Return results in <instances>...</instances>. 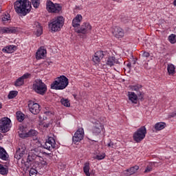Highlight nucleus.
<instances>
[{
	"label": "nucleus",
	"mask_w": 176,
	"mask_h": 176,
	"mask_svg": "<svg viewBox=\"0 0 176 176\" xmlns=\"http://www.w3.org/2000/svg\"><path fill=\"white\" fill-rule=\"evenodd\" d=\"M8 21H10V14H6V15L2 17V21L6 23Z\"/></svg>",
	"instance_id": "58836bf2"
},
{
	"label": "nucleus",
	"mask_w": 176,
	"mask_h": 176,
	"mask_svg": "<svg viewBox=\"0 0 176 176\" xmlns=\"http://www.w3.org/2000/svg\"><path fill=\"white\" fill-rule=\"evenodd\" d=\"M34 32L37 36H40L43 34V28L39 23H35L34 25Z\"/></svg>",
	"instance_id": "412c9836"
},
{
	"label": "nucleus",
	"mask_w": 176,
	"mask_h": 176,
	"mask_svg": "<svg viewBox=\"0 0 176 176\" xmlns=\"http://www.w3.org/2000/svg\"><path fill=\"white\" fill-rule=\"evenodd\" d=\"M38 135V132L36 130L31 129L28 133L21 134V138H28V137H36ZM37 139L35 138V140Z\"/></svg>",
	"instance_id": "b1692460"
},
{
	"label": "nucleus",
	"mask_w": 176,
	"mask_h": 176,
	"mask_svg": "<svg viewBox=\"0 0 176 176\" xmlns=\"http://www.w3.org/2000/svg\"><path fill=\"white\" fill-rule=\"evenodd\" d=\"M129 89L131 91H135L140 98H143L144 92L142 91V86L141 85L138 84L135 85H131L129 86Z\"/></svg>",
	"instance_id": "4468645a"
},
{
	"label": "nucleus",
	"mask_w": 176,
	"mask_h": 176,
	"mask_svg": "<svg viewBox=\"0 0 176 176\" xmlns=\"http://www.w3.org/2000/svg\"><path fill=\"white\" fill-rule=\"evenodd\" d=\"M105 157V154L104 153H102V154H100V155H97L96 156V159L98 160H103L104 158Z\"/></svg>",
	"instance_id": "a19ab883"
},
{
	"label": "nucleus",
	"mask_w": 176,
	"mask_h": 176,
	"mask_svg": "<svg viewBox=\"0 0 176 176\" xmlns=\"http://www.w3.org/2000/svg\"><path fill=\"white\" fill-rule=\"evenodd\" d=\"M82 170H84V173H85V175L90 176V164L89 162H86L84 164V167L82 168Z\"/></svg>",
	"instance_id": "7c9ffc66"
},
{
	"label": "nucleus",
	"mask_w": 176,
	"mask_h": 176,
	"mask_svg": "<svg viewBox=\"0 0 176 176\" xmlns=\"http://www.w3.org/2000/svg\"><path fill=\"white\" fill-rule=\"evenodd\" d=\"M27 162L28 164H30V165L32 163H36L37 164H42V165H47V162L45 161H44L43 157H42V155H39V156H36L34 157L33 158H31L30 160H28Z\"/></svg>",
	"instance_id": "f8f14e48"
},
{
	"label": "nucleus",
	"mask_w": 176,
	"mask_h": 176,
	"mask_svg": "<svg viewBox=\"0 0 176 176\" xmlns=\"http://www.w3.org/2000/svg\"><path fill=\"white\" fill-rule=\"evenodd\" d=\"M8 173V168L0 164V174L7 175Z\"/></svg>",
	"instance_id": "473e14b6"
},
{
	"label": "nucleus",
	"mask_w": 176,
	"mask_h": 176,
	"mask_svg": "<svg viewBox=\"0 0 176 176\" xmlns=\"http://www.w3.org/2000/svg\"><path fill=\"white\" fill-rule=\"evenodd\" d=\"M146 127L142 126L133 133V138L136 142H140L144 139V138L146 137Z\"/></svg>",
	"instance_id": "39448f33"
},
{
	"label": "nucleus",
	"mask_w": 176,
	"mask_h": 176,
	"mask_svg": "<svg viewBox=\"0 0 176 176\" xmlns=\"http://www.w3.org/2000/svg\"><path fill=\"white\" fill-rule=\"evenodd\" d=\"M64 24V18L63 16H58L52 19V22L50 23V28L52 32H58L60 30Z\"/></svg>",
	"instance_id": "20e7f679"
},
{
	"label": "nucleus",
	"mask_w": 176,
	"mask_h": 176,
	"mask_svg": "<svg viewBox=\"0 0 176 176\" xmlns=\"http://www.w3.org/2000/svg\"><path fill=\"white\" fill-rule=\"evenodd\" d=\"M131 64H130V63H128V64H127V67H131Z\"/></svg>",
	"instance_id": "de8ad7c7"
},
{
	"label": "nucleus",
	"mask_w": 176,
	"mask_h": 176,
	"mask_svg": "<svg viewBox=\"0 0 176 176\" xmlns=\"http://www.w3.org/2000/svg\"><path fill=\"white\" fill-rule=\"evenodd\" d=\"M44 148L48 151H52V149L56 148L57 145L54 138L52 137L49 138L48 140L45 141V144H44Z\"/></svg>",
	"instance_id": "9d476101"
},
{
	"label": "nucleus",
	"mask_w": 176,
	"mask_h": 176,
	"mask_svg": "<svg viewBox=\"0 0 176 176\" xmlns=\"http://www.w3.org/2000/svg\"><path fill=\"white\" fill-rule=\"evenodd\" d=\"M46 54H47L46 50L43 47H41L36 52V59L37 60L42 59L46 56Z\"/></svg>",
	"instance_id": "4be33fe9"
},
{
	"label": "nucleus",
	"mask_w": 176,
	"mask_h": 176,
	"mask_svg": "<svg viewBox=\"0 0 176 176\" xmlns=\"http://www.w3.org/2000/svg\"><path fill=\"white\" fill-rule=\"evenodd\" d=\"M129 100L134 104L138 102V95H136L134 92H128Z\"/></svg>",
	"instance_id": "bb28decb"
},
{
	"label": "nucleus",
	"mask_w": 176,
	"mask_h": 176,
	"mask_svg": "<svg viewBox=\"0 0 176 176\" xmlns=\"http://www.w3.org/2000/svg\"><path fill=\"white\" fill-rule=\"evenodd\" d=\"M82 20V16L78 14L77 16H76V18L73 19V23H72L73 25V27L77 28L80 25V22Z\"/></svg>",
	"instance_id": "393cba45"
},
{
	"label": "nucleus",
	"mask_w": 176,
	"mask_h": 176,
	"mask_svg": "<svg viewBox=\"0 0 176 176\" xmlns=\"http://www.w3.org/2000/svg\"><path fill=\"white\" fill-rule=\"evenodd\" d=\"M33 89L37 94L43 96L47 91V87L41 80L37 79L33 84Z\"/></svg>",
	"instance_id": "7ed1b4c3"
},
{
	"label": "nucleus",
	"mask_w": 176,
	"mask_h": 176,
	"mask_svg": "<svg viewBox=\"0 0 176 176\" xmlns=\"http://www.w3.org/2000/svg\"><path fill=\"white\" fill-rule=\"evenodd\" d=\"M152 170V168L151 166H147L146 170H144V173H148Z\"/></svg>",
	"instance_id": "c03bdc74"
},
{
	"label": "nucleus",
	"mask_w": 176,
	"mask_h": 176,
	"mask_svg": "<svg viewBox=\"0 0 176 176\" xmlns=\"http://www.w3.org/2000/svg\"><path fill=\"white\" fill-rule=\"evenodd\" d=\"M69 85V80L65 76H60V77H58L56 80L54 81L52 84H51V89L55 90H63L65 89Z\"/></svg>",
	"instance_id": "f03ea898"
},
{
	"label": "nucleus",
	"mask_w": 176,
	"mask_h": 176,
	"mask_svg": "<svg viewBox=\"0 0 176 176\" xmlns=\"http://www.w3.org/2000/svg\"><path fill=\"white\" fill-rule=\"evenodd\" d=\"M36 173H37V170L34 168L31 169L30 171V176H36Z\"/></svg>",
	"instance_id": "79ce46f5"
},
{
	"label": "nucleus",
	"mask_w": 176,
	"mask_h": 176,
	"mask_svg": "<svg viewBox=\"0 0 176 176\" xmlns=\"http://www.w3.org/2000/svg\"><path fill=\"white\" fill-rule=\"evenodd\" d=\"M14 9L18 14L25 16L31 11V3L29 0H16L14 3Z\"/></svg>",
	"instance_id": "f257e3e1"
},
{
	"label": "nucleus",
	"mask_w": 176,
	"mask_h": 176,
	"mask_svg": "<svg viewBox=\"0 0 176 176\" xmlns=\"http://www.w3.org/2000/svg\"><path fill=\"white\" fill-rule=\"evenodd\" d=\"M0 159L6 160L8 159V153L1 146H0Z\"/></svg>",
	"instance_id": "2f4dec72"
},
{
	"label": "nucleus",
	"mask_w": 176,
	"mask_h": 176,
	"mask_svg": "<svg viewBox=\"0 0 176 176\" xmlns=\"http://www.w3.org/2000/svg\"><path fill=\"white\" fill-rule=\"evenodd\" d=\"M92 27L89 23H84L81 28L77 30V33H81L82 34H86L91 31Z\"/></svg>",
	"instance_id": "2eb2a0df"
},
{
	"label": "nucleus",
	"mask_w": 176,
	"mask_h": 176,
	"mask_svg": "<svg viewBox=\"0 0 176 176\" xmlns=\"http://www.w3.org/2000/svg\"><path fill=\"white\" fill-rule=\"evenodd\" d=\"M49 126V124H47V127H48Z\"/></svg>",
	"instance_id": "8fccbe9b"
},
{
	"label": "nucleus",
	"mask_w": 176,
	"mask_h": 176,
	"mask_svg": "<svg viewBox=\"0 0 176 176\" xmlns=\"http://www.w3.org/2000/svg\"><path fill=\"white\" fill-rule=\"evenodd\" d=\"M168 41H170V43L174 44L176 43V36L174 34H171L168 37Z\"/></svg>",
	"instance_id": "e433bc0d"
},
{
	"label": "nucleus",
	"mask_w": 176,
	"mask_h": 176,
	"mask_svg": "<svg viewBox=\"0 0 176 176\" xmlns=\"http://www.w3.org/2000/svg\"><path fill=\"white\" fill-rule=\"evenodd\" d=\"M16 50V46L15 45H8L3 48L2 50V52L4 53H8V54H12L14 53Z\"/></svg>",
	"instance_id": "a878e982"
},
{
	"label": "nucleus",
	"mask_w": 176,
	"mask_h": 176,
	"mask_svg": "<svg viewBox=\"0 0 176 176\" xmlns=\"http://www.w3.org/2000/svg\"><path fill=\"white\" fill-rule=\"evenodd\" d=\"M47 10H48L49 12L52 13H58L61 10V7L60 6V4L52 3V1H47Z\"/></svg>",
	"instance_id": "0eeeda50"
},
{
	"label": "nucleus",
	"mask_w": 176,
	"mask_h": 176,
	"mask_svg": "<svg viewBox=\"0 0 176 176\" xmlns=\"http://www.w3.org/2000/svg\"><path fill=\"white\" fill-rule=\"evenodd\" d=\"M43 155V153H41V150L39 148H34L31 151L30 153L28 160L30 161V159L34 158L36 157L41 156Z\"/></svg>",
	"instance_id": "6ab92c4d"
},
{
	"label": "nucleus",
	"mask_w": 176,
	"mask_h": 176,
	"mask_svg": "<svg viewBox=\"0 0 176 176\" xmlns=\"http://www.w3.org/2000/svg\"><path fill=\"white\" fill-rule=\"evenodd\" d=\"M25 150L26 148L24 145L19 146L18 149L16 150L14 157L16 158L17 160H20L25 154Z\"/></svg>",
	"instance_id": "a211bd4d"
},
{
	"label": "nucleus",
	"mask_w": 176,
	"mask_h": 176,
	"mask_svg": "<svg viewBox=\"0 0 176 176\" xmlns=\"http://www.w3.org/2000/svg\"><path fill=\"white\" fill-rule=\"evenodd\" d=\"M107 147L111 148H116V144L110 141L107 144Z\"/></svg>",
	"instance_id": "ea45409f"
},
{
	"label": "nucleus",
	"mask_w": 176,
	"mask_h": 176,
	"mask_svg": "<svg viewBox=\"0 0 176 176\" xmlns=\"http://www.w3.org/2000/svg\"><path fill=\"white\" fill-rule=\"evenodd\" d=\"M12 123L8 118H3L0 120V132L6 133L10 130Z\"/></svg>",
	"instance_id": "423d86ee"
},
{
	"label": "nucleus",
	"mask_w": 176,
	"mask_h": 176,
	"mask_svg": "<svg viewBox=\"0 0 176 176\" xmlns=\"http://www.w3.org/2000/svg\"><path fill=\"white\" fill-rule=\"evenodd\" d=\"M1 107H2V105H1V104L0 103V109L1 108Z\"/></svg>",
	"instance_id": "09e8293b"
},
{
	"label": "nucleus",
	"mask_w": 176,
	"mask_h": 176,
	"mask_svg": "<svg viewBox=\"0 0 176 176\" xmlns=\"http://www.w3.org/2000/svg\"><path fill=\"white\" fill-rule=\"evenodd\" d=\"M18 94V91H12L10 92L9 95H8V98L9 99H12L14 98H15Z\"/></svg>",
	"instance_id": "c9c22d12"
},
{
	"label": "nucleus",
	"mask_w": 176,
	"mask_h": 176,
	"mask_svg": "<svg viewBox=\"0 0 176 176\" xmlns=\"http://www.w3.org/2000/svg\"><path fill=\"white\" fill-rule=\"evenodd\" d=\"M16 118L19 122H22L24 120V114L21 112L16 113Z\"/></svg>",
	"instance_id": "f704fd0d"
},
{
	"label": "nucleus",
	"mask_w": 176,
	"mask_h": 176,
	"mask_svg": "<svg viewBox=\"0 0 176 176\" xmlns=\"http://www.w3.org/2000/svg\"><path fill=\"white\" fill-rule=\"evenodd\" d=\"M30 76V74H25L23 76L19 78L14 82V85L16 87L22 86L24 84V80L28 78Z\"/></svg>",
	"instance_id": "aec40b11"
},
{
	"label": "nucleus",
	"mask_w": 176,
	"mask_h": 176,
	"mask_svg": "<svg viewBox=\"0 0 176 176\" xmlns=\"http://www.w3.org/2000/svg\"><path fill=\"white\" fill-rule=\"evenodd\" d=\"M60 103L63 104V106L66 107H69L70 106V103L67 99L62 98L60 99Z\"/></svg>",
	"instance_id": "72a5a7b5"
},
{
	"label": "nucleus",
	"mask_w": 176,
	"mask_h": 176,
	"mask_svg": "<svg viewBox=\"0 0 176 176\" xmlns=\"http://www.w3.org/2000/svg\"><path fill=\"white\" fill-rule=\"evenodd\" d=\"M30 111L34 115L39 113L41 111V107L38 104L35 103L33 101H30L28 104Z\"/></svg>",
	"instance_id": "9b49d317"
},
{
	"label": "nucleus",
	"mask_w": 176,
	"mask_h": 176,
	"mask_svg": "<svg viewBox=\"0 0 176 176\" xmlns=\"http://www.w3.org/2000/svg\"><path fill=\"white\" fill-rule=\"evenodd\" d=\"M173 5H174V6H176V0H174Z\"/></svg>",
	"instance_id": "49530a36"
},
{
	"label": "nucleus",
	"mask_w": 176,
	"mask_h": 176,
	"mask_svg": "<svg viewBox=\"0 0 176 176\" xmlns=\"http://www.w3.org/2000/svg\"><path fill=\"white\" fill-rule=\"evenodd\" d=\"M166 126V124L165 122H157L154 125V129L155 131H161L164 129Z\"/></svg>",
	"instance_id": "c756f323"
},
{
	"label": "nucleus",
	"mask_w": 176,
	"mask_h": 176,
	"mask_svg": "<svg viewBox=\"0 0 176 176\" xmlns=\"http://www.w3.org/2000/svg\"><path fill=\"white\" fill-rule=\"evenodd\" d=\"M139 168H140V167L138 166H134L131 167L129 169L125 170L124 171V173L127 176H130V175L135 173L138 171V170H139Z\"/></svg>",
	"instance_id": "5701e85b"
},
{
	"label": "nucleus",
	"mask_w": 176,
	"mask_h": 176,
	"mask_svg": "<svg viewBox=\"0 0 176 176\" xmlns=\"http://www.w3.org/2000/svg\"><path fill=\"white\" fill-rule=\"evenodd\" d=\"M112 34L118 38H121L124 36V30L120 27H113L111 28Z\"/></svg>",
	"instance_id": "ddd939ff"
},
{
	"label": "nucleus",
	"mask_w": 176,
	"mask_h": 176,
	"mask_svg": "<svg viewBox=\"0 0 176 176\" xmlns=\"http://www.w3.org/2000/svg\"><path fill=\"white\" fill-rule=\"evenodd\" d=\"M84 136V129L82 128L78 129V130H77V131H76L74 133V136L73 137V142H74V144H77V142H79L83 140Z\"/></svg>",
	"instance_id": "1a4fd4ad"
},
{
	"label": "nucleus",
	"mask_w": 176,
	"mask_h": 176,
	"mask_svg": "<svg viewBox=\"0 0 176 176\" xmlns=\"http://www.w3.org/2000/svg\"><path fill=\"white\" fill-rule=\"evenodd\" d=\"M16 32L14 28H3L1 29V32L2 34H12Z\"/></svg>",
	"instance_id": "cd10ccee"
},
{
	"label": "nucleus",
	"mask_w": 176,
	"mask_h": 176,
	"mask_svg": "<svg viewBox=\"0 0 176 176\" xmlns=\"http://www.w3.org/2000/svg\"><path fill=\"white\" fill-rule=\"evenodd\" d=\"M104 52L102 51L96 52L92 57V61L95 64H99L101 60L104 58Z\"/></svg>",
	"instance_id": "f3484780"
},
{
	"label": "nucleus",
	"mask_w": 176,
	"mask_h": 176,
	"mask_svg": "<svg viewBox=\"0 0 176 176\" xmlns=\"http://www.w3.org/2000/svg\"><path fill=\"white\" fill-rule=\"evenodd\" d=\"M167 71L169 76H173L175 74V67L173 64H168L167 65Z\"/></svg>",
	"instance_id": "c85d7f7f"
},
{
	"label": "nucleus",
	"mask_w": 176,
	"mask_h": 176,
	"mask_svg": "<svg viewBox=\"0 0 176 176\" xmlns=\"http://www.w3.org/2000/svg\"><path fill=\"white\" fill-rule=\"evenodd\" d=\"M32 4L33 5L34 8H38L40 5V0H32Z\"/></svg>",
	"instance_id": "4c0bfd02"
},
{
	"label": "nucleus",
	"mask_w": 176,
	"mask_h": 176,
	"mask_svg": "<svg viewBox=\"0 0 176 176\" xmlns=\"http://www.w3.org/2000/svg\"><path fill=\"white\" fill-rule=\"evenodd\" d=\"M123 62L121 59H116L114 56H109L106 60V65L109 67H112L116 64H122Z\"/></svg>",
	"instance_id": "dca6fc26"
},
{
	"label": "nucleus",
	"mask_w": 176,
	"mask_h": 176,
	"mask_svg": "<svg viewBox=\"0 0 176 176\" xmlns=\"http://www.w3.org/2000/svg\"><path fill=\"white\" fill-rule=\"evenodd\" d=\"M91 122L95 124L92 129V132L95 135H98L103 130L104 126L98 120L91 119Z\"/></svg>",
	"instance_id": "6e6552de"
},
{
	"label": "nucleus",
	"mask_w": 176,
	"mask_h": 176,
	"mask_svg": "<svg viewBox=\"0 0 176 176\" xmlns=\"http://www.w3.org/2000/svg\"><path fill=\"white\" fill-rule=\"evenodd\" d=\"M175 116H176V111L173 112L171 115V117H175Z\"/></svg>",
	"instance_id": "a18cd8bd"
},
{
	"label": "nucleus",
	"mask_w": 176,
	"mask_h": 176,
	"mask_svg": "<svg viewBox=\"0 0 176 176\" xmlns=\"http://www.w3.org/2000/svg\"><path fill=\"white\" fill-rule=\"evenodd\" d=\"M150 56V54L148 53V52H143L142 53V57H144V58H148Z\"/></svg>",
	"instance_id": "37998d69"
}]
</instances>
